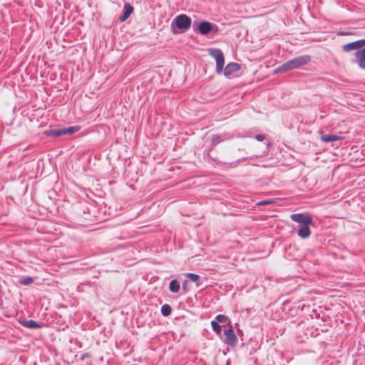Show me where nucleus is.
I'll return each instance as SVG.
<instances>
[{"label":"nucleus","mask_w":365,"mask_h":365,"mask_svg":"<svg viewBox=\"0 0 365 365\" xmlns=\"http://www.w3.org/2000/svg\"><path fill=\"white\" fill-rule=\"evenodd\" d=\"M256 139L259 140V141H262V140H263L264 139V137L262 135H257L256 136Z\"/></svg>","instance_id":"24"},{"label":"nucleus","mask_w":365,"mask_h":365,"mask_svg":"<svg viewBox=\"0 0 365 365\" xmlns=\"http://www.w3.org/2000/svg\"><path fill=\"white\" fill-rule=\"evenodd\" d=\"M216 319L217 320V322L222 323L227 321V317L225 315L219 314L216 317Z\"/></svg>","instance_id":"22"},{"label":"nucleus","mask_w":365,"mask_h":365,"mask_svg":"<svg viewBox=\"0 0 365 365\" xmlns=\"http://www.w3.org/2000/svg\"><path fill=\"white\" fill-rule=\"evenodd\" d=\"M187 282L185 281L182 283V289H184L185 291L187 290Z\"/></svg>","instance_id":"25"},{"label":"nucleus","mask_w":365,"mask_h":365,"mask_svg":"<svg viewBox=\"0 0 365 365\" xmlns=\"http://www.w3.org/2000/svg\"><path fill=\"white\" fill-rule=\"evenodd\" d=\"M63 130L62 128H57V129H50L45 131V134L48 136H53V137H58L63 135Z\"/></svg>","instance_id":"14"},{"label":"nucleus","mask_w":365,"mask_h":365,"mask_svg":"<svg viewBox=\"0 0 365 365\" xmlns=\"http://www.w3.org/2000/svg\"><path fill=\"white\" fill-rule=\"evenodd\" d=\"M312 224H306L299 225V228L297 231V235L303 239L308 238L311 235V231L309 229V225H312Z\"/></svg>","instance_id":"7"},{"label":"nucleus","mask_w":365,"mask_h":365,"mask_svg":"<svg viewBox=\"0 0 365 365\" xmlns=\"http://www.w3.org/2000/svg\"><path fill=\"white\" fill-rule=\"evenodd\" d=\"M225 336V342L231 346L235 345L237 338L232 329H227L224 330Z\"/></svg>","instance_id":"5"},{"label":"nucleus","mask_w":365,"mask_h":365,"mask_svg":"<svg viewBox=\"0 0 365 365\" xmlns=\"http://www.w3.org/2000/svg\"><path fill=\"white\" fill-rule=\"evenodd\" d=\"M356 62L361 68L365 69V48L357 51L355 53Z\"/></svg>","instance_id":"6"},{"label":"nucleus","mask_w":365,"mask_h":365,"mask_svg":"<svg viewBox=\"0 0 365 365\" xmlns=\"http://www.w3.org/2000/svg\"><path fill=\"white\" fill-rule=\"evenodd\" d=\"M81 129L80 126L78 125H74V126H71V127H68V128H62L63 130V135H71V134H73L78 131H79Z\"/></svg>","instance_id":"13"},{"label":"nucleus","mask_w":365,"mask_h":365,"mask_svg":"<svg viewBox=\"0 0 365 365\" xmlns=\"http://www.w3.org/2000/svg\"><path fill=\"white\" fill-rule=\"evenodd\" d=\"M192 20L186 14H180L177 16L172 22V28L176 27L181 31L188 30L191 26Z\"/></svg>","instance_id":"2"},{"label":"nucleus","mask_w":365,"mask_h":365,"mask_svg":"<svg viewBox=\"0 0 365 365\" xmlns=\"http://www.w3.org/2000/svg\"><path fill=\"white\" fill-rule=\"evenodd\" d=\"M21 324L27 328L30 329H37L41 328V326L39 325L36 321L30 319L24 321Z\"/></svg>","instance_id":"12"},{"label":"nucleus","mask_w":365,"mask_h":365,"mask_svg":"<svg viewBox=\"0 0 365 365\" xmlns=\"http://www.w3.org/2000/svg\"><path fill=\"white\" fill-rule=\"evenodd\" d=\"M290 217L293 221L300 224V225L313 223L312 217L309 214H293L290 216Z\"/></svg>","instance_id":"4"},{"label":"nucleus","mask_w":365,"mask_h":365,"mask_svg":"<svg viewBox=\"0 0 365 365\" xmlns=\"http://www.w3.org/2000/svg\"><path fill=\"white\" fill-rule=\"evenodd\" d=\"M342 49L345 52L354 50L352 43H349L343 46Z\"/></svg>","instance_id":"21"},{"label":"nucleus","mask_w":365,"mask_h":365,"mask_svg":"<svg viewBox=\"0 0 365 365\" xmlns=\"http://www.w3.org/2000/svg\"><path fill=\"white\" fill-rule=\"evenodd\" d=\"M272 202L270 200H264V201H261V202H258L257 205H269Z\"/></svg>","instance_id":"23"},{"label":"nucleus","mask_w":365,"mask_h":365,"mask_svg":"<svg viewBox=\"0 0 365 365\" xmlns=\"http://www.w3.org/2000/svg\"><path fill=\"white\" fill-rule=\"evenodd\" d=\"M133 7L130 4H125L124 6L123 15L120 17V20L123 22L125 21L133 13Z\"/></svg>","instance_id":"11"},{"label":"nucleus","mask_w":365,"mask_h":365,"mask_svg":"<svg viewBox=\"0 0 365 365\" xmlns=\"http://www.w3.org/2000/svg\"><path fill=\"white\" fill-rule=\"evenodd\" d=\"M321 140L325 143H329L344 139L343 137L332 134H322L321 135Z\"/></svg>","instance_id":"10"},{"label":"nucleus","mask_w":365,"mask_h":365,"mask_svg":"<svg viewBox=\"0 0 365 365\" xmlns=\"http://www.w3.org/2000/svg\"><path fill=\"white\" fill-rule=\"evenodd\" d=\"M212 327L214 331H215L217 334H220L221 332V326L217 322L212 321L211 322Z\"/></svg>","instance_id":"20"},{"label":"nucleus","mask_w":365,"mask_h":365,"mask_svg":"<svg viewBox=\"0 0 365 365\" xmlns=\"http://www.w3.org/2000/svg\"><path fill=\"white\" fill-rule=\"evenodd\" d=\"M180 286L176 279H173L170 282L169 289L171 292L177 293L180 290Z\"/></svg>","instance_id":"15"},{"label":"nucleus","mask_w":365,"mask_h":365,"mask_svg":"<svg viewBox=\"0 0 365 365\" xmlns=\"http://www.w3.org/2000/svg\"><path fill=\"white\" fill-rule=\"evenodd\" d=\"M33 278L32 277H24V278H22L19 280V283L23 284V285H29L31 284L32 282H33Z\"/></svg>","instance_id":"18"},{"label":"nucleus","mask_w":365,"mask_h":365,"mask_svg":"<svg viewBox=\"0 0 365 365\" xmlns=\"http://www.w3.org/2000/svg\"><path fill=\"white\" fill-rule=\"evenodd\" d=\"M240 69V66L238 63H228L225 70H224V74L226 76H229L234 73L237 72Z\"/></svg>","instance_id":"8"},{"label":"nucleus","mask_w":365,"mask_h":365,"mask_svg":"<svg viewBox=\"0 0 365 365\" xmlns=\"http://www.w3.org/2000/svg\"><path fill=\"white\" fill-rule=\"evenodd\" d=\"M209 54L213 57L216 61V72L220 73L225 64L223 53L217 48H211L209 50Z\"/></svg>","instance_id":"3"},{"label":"nucleus","mask_w":365,"mask_h":365,"mask_svg":"<svg viewBox=\"0 0 365 365\" xmlns=\"http://www.w3.org/2000/svg\"><path fill=\"white\" fill-rule=\"evenodd\" d=\"M311 60L309 56L305 55L291 59L279 66L277 69V72H284L289 70L298 68L304 65L307 64Z\"/></svg>","instance_id":"1"},{"label":"nucleus","mask_w":365,"mask_h":365,"mask_svg":"<svg viewBox=\"0 0 365 365\" xmlns=\"http://www.w3.org/2000/svg\"><path fill=\"white\" fill-rule=\"evenodd\" d=\"M354 50L361 48L365 46V39L359 40L354 42H351Z\"/></svg>","instance_id":"17"},{"label":"nucleus","mask_w":365,"mask_h":365,"mask_svg":"<svg viewBox=\"0 0 365 365\" xmlns=\"http://www.w3.org/2000/svg\"><path fill=\"white\" fill-rule=\"evenodd\" d=\"M197 30L200 34L207 35L212 30V24L208 21H202L197 26Z\"/></svg>","instance_id":"9"},{"label":"nucleus","mask_w":365,"mask_h":365,"mask_svg":"<svg viewBox=\"0 0 365 365\" xmlns=\"http://www.w3.org/2000/svg\"><path fill=\"white\" fill-rule=\"evenodd\" d=\"M185 275L193 282H197L200 279V276L194 273H187Z\"/></svg>","instance_id":"19"},{"label":"nucleus","mask_w":365,"mask_h":365,"mask_svg":"<svg viewBox=\"0 0 365 365\" xmlns=\"http://www.w3.org/2000/svg\"><path fill=\"white\" fill-rule=\"evenodd\" d=\"M161 313L163 316L168 317L171 313V307L169 304H164L161 307Z\"/></svg>","instance_id":"16"}]
</instances>
